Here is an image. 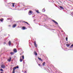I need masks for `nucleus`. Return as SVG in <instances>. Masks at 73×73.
Instances as JSON below:
<instances>
[{
	"label": "nucleus",
	"mask_w": 73,
	"mask_h": 73,
	"mask_svg": "<svg viewBox=\"0 0 73 73\" xmlns=\"http://www.w3.org/2000/svg\"><path fill=\"white\" fill-rule=\"evenodd\" d=\"M71 46H73V44L71 45Z\"/></svg>",
	"instance_id": "bb28decb"
},
{
	"label": "nucleus",
	"mask_w": 73,
	"mask_h": 73,
	"mask_svg": "<svg viewBox=\"0 0 73 73\" xmlns=\"http://www.w3.org/2000/svg\"><path fill=\"white\" fill-rule=\"evenodd\" d=\"M38 66H40V64H38Z\"/></svg>",
	"instance_id": "cd10ccee"
},
{
	"label": "nucleus",
	"mask_w": 73,
	"mask_h": 73,
	"mask_svg": "<svg viewBox=\"0 0 73 73\" xmlns=\"http://www.w3.org/2000/svg\"><path fill=\"white\" fill-rule=\"evenodd\" d=\"M45 62H44L43 63V64H42V65L43 66H44L45 65Z\"/></svg>",
	"instance_id": "6ab92c4d"
},
{
	"label": "nucleus",
	"mask_w": 73,
	"mask_h": 73,
	"mask_svg": "<svg viewBox=\"0 0 73 73\" xmlns=\"http://www.w3.org/2000/svg\"><path fill=\"white\" fill-rule=\"evenodd\" d=\"M60 8H61V9H64V8L60 6H59Z\"/></svg>",
	"instance_id": "9b49d317"
},
{
	"label": "nucleus",
	"mask_w": 73,
	"mask_h": 73,
	"mask_svg": "<svg viewBox=\"0 0 73 73\" xmlns=\"http://www.w3.org/2000/svg\"><path fill=\"white\" fill-rule=\"evenodd\" d=\"M23 23H26V24H28V25H29V24L28 23L26 22H25V21H24Z\"/></svg>",
	"instance_id": "412c9836"
},
{
	"label": "nucleus",
	"mask_w": 73,
	"mask_h": 73,
	"mask_svg": "<svg viewBox=\"0 0 73 73\" xmlns=\"http://www.w3.org/2000/svg\"><path fill=\"white\" fill-rule=\"evenodd\" d=\"M0 70H1V71L2 72H3V71H4V70H3V69H1Z\"/></svg>",
	"instance_id": "4be33fe9"
},
{
	"label": "nucleus",
	"mask_w": 73,
	"mask_h": 73,
	"mask_svg": "<svg viewBox=\"0 0 73 73\" xmlns=\"http://www.w3.org/2000/svg\"><path fill=\"white\" fill-rule=\"evenodd\" d=\"M52 21H53V22H54V23H55L56 24H58V23H57V22L55 21L54 20H52Z\"/></svg>",
	"instance_id": "20e7f679"
},
{
	"label": "nucleus",
	"mask_w": 73,
	"mask_h": 73,
	"mask_svg": "<svg viewBox=\"0 0 73 73\" xmlns=\"http://www.w3.org/2000/svg\"><path fill=\"white\" fill-rule=\"evenodd\" d=\"M70 48H72V47H70Z\"/></svg>",
	"instance_id": "2f4dec72"
},
{
	"label": "nucleus",
	"mask_w": 73,
	"mask_h": 73,
	"mask_svg": "<svg viewBox=\"0 0 73 73\" xmlns=\"http://www.w3.org/2000/svg\"><path fill=\"white\" fill-rule=\"evenodd\" d=\"M39 11L38 10H37V11H36V12H37V13H40V12H39V11Z\"/></svg>",
	"instance_id": "aec40b11"
},
{
	"label": "nucleus",
	"mask_w": 73,
	"mask_h": 73,
	"mask_svg": "<svg viewBox=\"0 0 73 73\" xmlns=\"http://www.w3.org/2000/svg\"><path fill=\"white\" fill-rule=\"evenodd\" d=\"M33 17H34V16H33Z\"/></svg>",
	"instance_id": "473e14b6"
},
{
	"label": "nucleus",
	"mask_w": 73,
	"mask_h": 73,
	"mask_svg": "<svg viewBox=\"0 0 73 73\" xmlns=\"http://www.w3.org/2000/svg\"><path fill=\"white\" fill-rule=\"evenodd\" d=\"M38 58L39 60L41 61H42V60H41V58H40L39 57H38Z\"/></svg>",
	"instance_id": "dca6fc26"
},
{
	"label": "nucleus",
	"mask_w": 73,
	"mask_h": 73,
	"mask_svg": "<svg viewBox=\"0 0 73 73\" xmlns=\"http://www.w3.org/2000/svg\"><path fill=\"white\" fill-rule=\"evenodd\" d=\"M9 46H10V45H11V40H9Z\"/></svg>",
	"instance_id": "6e6552de"
},
{
	"label": "nucleus",
	"mask_w": 73,
	"mask_h": 73,
	"mask_svg": "<svg viewBox=\"0 0 73 73\" xmlns=\"http://www.w3.org/2000/svg\"><path fill=\"white\" fill-rule=\"evenodd\" d=\"M66 40L67 41H68V38L66 37Z\"/></svg>",
	"instance_id": "393cba45"
},
{
	"label": "nucleus",
	"mask_w": 73,
	"mask_h": 73,
	"mask_svg": "<svg viewBox=\"0 0 73 73\" xmlns=\"http://www.w3.org/2000/svg\"><path fill=\"white\" fill-rule=\"evenodd\" d=\"M24 73H27V72H26V71H25L24 72Z\"/></svg>",
	"instance_id": "c85d7f7f"
},
{
	"label": "nucleus",
	"mask_w": 73,
	"mask_h": 73,
	"mask_svg": "<svg viewBox=\"0 0 73 73\" xmlns=\"http://www.w3.org/2000/svg\"><path fill=\"white\" fill-rule=\"evenodd\" d=\"M0 21L1 22H2V21H3V18H1L0 19Z\"/></svg>",
	"instance_id": "2eb2a0df"
},
{
	"label": "nucleus",
	"mask_w": 73,
	"mask_h": 73,
	"mask_svg": "<svg viewBox=\"0 0 73 73\" xmlns=\"http://www.w3.org/2000/svg\"><path fill=\"white\" fill-rule=\"evenodd\" d=\"M14 52H15V53H16V52H17V50L16 49H14Z\"/></svg>",
	"instance_id": "9d476101"
},
{
	"label": "nucleus",
	"mask_w": 73,
	"mask_h": 73,
	"mask_svg": "<svg viewBox=\"0 0 73 73\" xmlns=\"http://www.w3.org/2000/svg\"><path fill=\"white\" fill-rule=\"evenodd\" d=\"M1 73H3L2 72H1Z\"/></svg>",
	"instance_id": "7c9ffc66"
},
{
	"label": "nucleus",
	"mask_w": 73,
	"mask_h": 73,
	"mask_svg": "<svg viewBox=\"0 0 73 73\" xmlns=\"http://www.w3.org/2000/svg\"><path fill=\"white\" fill-rule=\"evenodd\" d=\"M17 25L16 24H15L14 25H13V28H15V27H16V26Z\"/></svg>",
	"instance_id": "39448f33"
},
{
	"label": "nucleus",
	"mask_w": 73,
	"mask_h": 73,
	"mask_svg": "<svg viewBox=\"0 0 73 73\" xmlns=\"http://www.w3.org/2000/svg\"><path fill=\"white\" fill-rule=\"evenodd\" d=\"M34 54L35 55V56H37V52H36V51H34Z\"/></svg>",
	"instance_id": "423d86ee"
},
{
	"label": "nucleus",
	"mask_w": 73,
	"mask_h": 73,
	"mask_svg": "<svg viewBox=\"0 0 73 73\" xmlns=\"http://www.w3.org/2000/svg\"><path fill=\"white\" fill-rule=\"evenodd\" d=\"M34 45H35V47H37V44H36V42H34Z\"/></svg>",
	"instance_id": "f8f14e48"
},
{
	"label": "nucleus",
	"mask_w": 73,
	"mask_h": 73,
	"mask_svg": "<svg viewBox=\"0 0 73 73\" xmlns=\"http://www.w3.org/2000/svg\"><path fill=\"white\" fill-rule=\"evenodd\" d=\"M18 68H19V66H15L13 68V70H15V69H18Z\"/></svg>",
	"instance_id": "f03ea898"
},
{
	"label": "nucleus",
	"mask_w": 73,
	"mask_h": 73,
	"mask_svg": "<svg viewBox=\"0 0 73 73\" xmlns=\"http://www.w3.org/2000/svg\"><path fill=\"white\" fill-rule=\"evenodd\" d=\"M15 70H13V73H15Z\"/></svg>",
	"instance_id": "a878e982"
},
{
	"label": "nucleus",
	"mask_w": 73,
	"mask_h": 73,
	"mask_svg": "<svg viewBox=\"0 0 73 73\" xmlns=\"http://www.w3.org/2000/svg\"><path fill=\"white\" fill-rule=\"evenodd\" d=\"M12 4H13V7H15V5H15V4L13 3Z\"/></svg>",
	"instance_id": "b1692460"
},
{
	"label": "nucleus",
	"mask_w": 73,
	"mask_h": 73,
	"mask_svg": "<svg viewBox=\"0 0 73 73\" xmlns=\"http://www.w3.org/2000/svg\"><path fill=\"white\" fill-rule=\"evenodd\" d=\"M22 28L24 30V29H25V27H23Z\"/></svg>",
	"instance_id": "a211bd4d"
},
{
	"label": "nucleus",
	"mask_w": 73,
	"mask_h": 73,
	"mask_svg": "<svg viewBox=\"0 0 73 73\" xmlns=\"http://www.w3.org/2000/svg\"><path fill=\"white\" fill-rule=\"evenodd\" d=\"M29 15H32V11H30L29 13Z\"/></svg>",
	"instance_id": "0eeeda50"
},
{
	"label": "nucleus",
	"mask_w": 73,
	"mask_h": 73,
	"mask_svg": "<svg viewBox=\"0 0 73 73\" xmlns=\"http://www.w3.org/2000/svg\"><path fill=\"white\" fill-rule=\"evenodd\" d=\"M66 46H67V47H69V46H70V45L67 44H66Z\"/></svg>",
	"instance_id": "f3484780"
},
{
	"label": "nucleus",
	"mask_w": 73,
	"mask_h": 73,
	"mask_svg": "<svg viewBox=\"0 0 73 73\" xmlns=\"http://www.w3.org/2000/svg\"><path fill=\"white\" fill-rule=\"evenodd\" d=\"M42 11L43 12H44L45 11V9L44 8L43 9Z\"/></svg>",
	"instance_id": "4468645a"
},
{
	"label": "nucleus",
	"mask_w": 73,
	"mask_h": 73,
	"mask_svg": "<svg viewBox=\"0 0 73 73\" xmlns=\"http://www.w3.org/2000/svg\"><path fill=\"white\" fill-rule=\"evenodd\" d=\"M57 25H58H58L57 24Z\"/></svg>",
	"instance_id": "72a5a7b5"
},
{
	"label": "nucleus",
	"mask_w": 73,
	"mask_h": 73,
	"mask_svg": "<svg viewBox=\"0 0 73 73\" xmlns=\"http://www.w3.org/2000/svg\"><path fill=\"white\" fill-rule=\"evenodd\" d=\"M23 59H24V56H21L20 57V62H22L23 60Z\"/></svg>",
	"instance_id": "f257e3e1"
},
{
	"label": "nucleus",
	"mask_w": 73,
	"mask_h": 73,
	"mask_svg": "<svg viewBox=\"0 0 73 73\" xmlns=\"http://www.w3.org/2000/svg\"><path fill=\"white\" fill-rule=\"evenodd\" d=\"M9 27H11V25H9Z\"/></svg>",
	"instance_id": "c756f323"
},
{
	"label": "nucleus",
	"mask_w": 73,
	"mask_h": 73,
	"mask_svg": "<svg viewBox=\"0 0 73 73\" xmlns=\"http://www.w3.org/2000/svg\"><path fill=\"white\" fill-rule=\"evenodd\" d=\"M11 58H9V59H8L7 61H8L9 62H11Z\"/></svg>",
	"instance_id": "1a4fd4ad"
},
{
	"label": "nucleus",
	"mask_w": 73,
	"mask_h": 73,
	"mask_svg": "<svg viewBox=\"0 0 73 73\" xmlns=\"http://www.w3.org/2000/svg\"><path fill=\"white\" fill-rule=\"evenodd\" d=\"M12 18H8L7 19L8 20H12Z\"/></svg>",
	"instance_id": "5701e85b"
},
{
	"label": "nucleus",
	"mask_w": 73,
	"mask_h": 73,
	"mask_svg": "<svg viewBox=\"0 0 73 73\" xmlns=\"http://www.w3.org/2000/svg\"><path fill=\"white\" fill-rule=\"evenodd\" d=\"M5 67V65H2L1 66V68H3V69H4Z\"/></svg>",
	"instance_id": "7ed1b4c3"
},
{
	"label": "nucleus",
	"mask_w": 73,
	"mask_h": 73,
	"mask_svg": "<svg viewBox=\"0 0 73 73\" xmlns=\"http://www.w3.org/2000/svg\"><path fill=\"white\" fill-rule=\"evenodd\" d=\"M10 54L11 55H13V54H14V52H10Z\"/></svg>",
	"instance_id": "ddd939ff"
}]
</instances>
